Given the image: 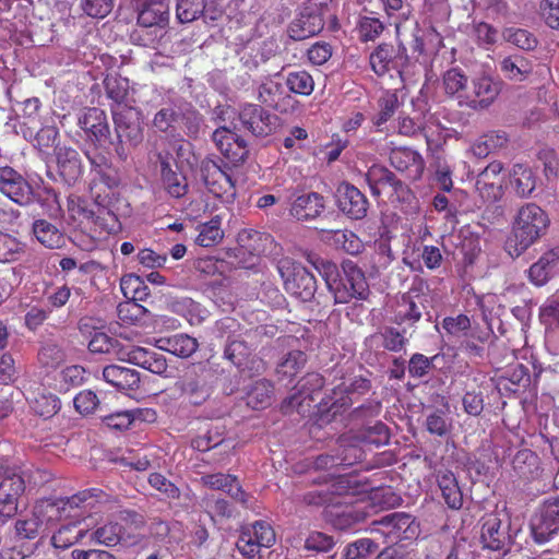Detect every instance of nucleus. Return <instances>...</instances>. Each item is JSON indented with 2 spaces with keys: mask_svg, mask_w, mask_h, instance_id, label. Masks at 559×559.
Masks as SVG:
<instances>
[{
  "mask_svg": "<svg viewBox=\"0 0 559 559\" xmlns=\"http://www.w3.org/2000/svg\"><path fill=\"white\" fill-rule=\"evenodd\" d=\"M391 164L400 171H405L414 168L417 175L424 169V160L419 153L409 148L395 150L390 156Z\"/></svg>",
  "mask_w": 559,
  "mask_h": 559,
  "instance_id": "nucleus-31",
  "label": "nucleus"
},
{
  "mask_svg": "<svg viewBox=\"0 0 559 559\" xmlns=\"http://www.w3.org/2000/svg\"><path fill=\"white\" fill-rule=\"evenodd\" d=\"M33 233L37 240L47 248H60L63 245L62 233L45 219H38L34 223Z\"/></svg>",
  "mask_w": 559,
  "mask_h": 559,
  "instance_id": "nucleus-32",
  "label": "nucleus"
},
{
  "mask_svg": "<svg viewBox=\"0 0 559 559\" xmlns=\"http://www.w3.org/2000/svg\"><path fill=\"white\" fill-rule=\"evenodd\" d=\"M499 68L506 79L514 82H522L533 72L532 62L519 53L504 57Z\"/></svg>",
  "mask_w": 559,
  "mask_h": 559,
  "instance_id": "nucleus-28",
  "label": "nucleus"
},
{
  "mask_svg": "<svg viewBox=\"0 0 559 559\" xmlns=\"http://www.w3.org/2000/svg\"><path fill=\"white\" fill-rule=\"evenodd\" d=\"M181 393L194 405H200L207 397L204 382L195 373L186 374L179 383Z\"/></svg>",
  "mask_w": 559,
  "mask_h": 559,
  "instance_id": "nucleus-33",
  "label": "nucleus"
},
{
  "mask_svg": "<svg viewBox=\"0 0 559 559\" xmlns=\"http://www.w3.org/2000/svg\"><path fill=\"white\" fill-rule=\"evenodd\" d=\"M124 527L119 522L109 521L97 527L92 533V538L105 546L114 547L118 545L124 537Z\"/></svg>",
  "mask_w": 559,
  "mask_h": 559,
  "instance_id": "nucleus-35",
  "label": "nucleus"
},
{
  "mask_svg": "<svg viewBox=\"0 0 559 559\" xmlns=\"http://www.w3.org/2000/svg\"><path fill=\"white\" fill-rule=\"evenodd\" d=\"M148 484L169 499H179L181 496L180 489L159 473H152Z\"/></svg>",
  "mask_w": 559,
  "mask_h": 559,
  "instance_id": "nucleus-62",
  "label": "nucleus"
},
{
  "mask_svg": "<svg viewBox=\"0 0 559 559\" xmlns=\"http://www.w3.org/2000/svg\"><path fill=\"white\" fill-rule=\"evenodd\" d=\"M397 51L392 45L381 44L377 47V49L370 55V66L371 69L378 75L385 74L391 68L395 69Z\"/></svg>",
  "mask_w": 559,
  "mask_h": 559,
  "instance_id": "nucleus-30",
  "label": "nucleus"
},
{
  "mask_svg": "<svg viewBox=\"0 0 559 559\" xmlns=\"http://www.w3.org/2000/svg\"><path fill=\"white\" fill-rule=\"evenodd\" d=\"M0 192L22 206L32 203L34 197L29 182L11 166L0 167Z\"/></svg>",
  "mask_w": 559,
  "mask_h": 559,
  "instance_id": "nucleus-8",
  "label": "nucleus"
},
{
  "mask_svg": "<svg viewBox=\"0 0 559 559\" xmlns=\"http://www.w3.org/2000/svg\"><path fill=\"white\" fill-rule=\"evenodd\" d=\"M115 135L110 134L109 145L117 156L124 160L131 150L144 138L141 112L132 106L111 107Z\"/></svg>",
  "mask_w": 559,
  "mask_h": 559,
  "instance_id": "nucleus-2",
  "label": "nucleus"
},
{
  "mask_svg": "<svg viewBox=\"0 0 559 559\" xmlns=\"http://www.w3.org/2000/svg\"><path fill=\"white\" fill-rule=\"evenodd\" d=\"M476 191L485 202H495L502 194V180L476 179Z\"/></svg>",
  "mask_w": 559,
  "mask_h": 559,
  "instance_id": "nucleus-60",
  "label": "nucleus"
},
{
  "mask_svg": "<svg viewBox=\"0 0 559 559\" xmlns=\"http://www.w3.org/2000/svg\"><path fill=\"white\" fill-rule=\"evenodd\" d=\"M507 143V136L502 133L489 134L474 143L472 151L477 157H486L493 150L502 147Z\"/></svg>",
  "mask_w": 559,
  "mask_h": 559,
  "instance_id": "nucleus-51",
  "label": "nucleus"
},
{
  "mask_svg": "<svg viewBox=\"0 0 559 559\" xmlns=\"http://www.w3.org/2000/svg\"><path fill=\"white\" fill-rule=\"evenodd\" d=\"M285 84L292 93L302 96L310 95L314 90V81L305 70L287 73Z\"/></svg>",
  "mask_w": 559,
  "mask_h": 559,
  "instance_id": "nucleus-41",
  "label": "nucleus"
},
{
  "mask_svg": "<svg viewBox=\"0 0 559 559\" xmlns=\"http://www.w3.org/2000/svg\"><path fill=\"white\" fill-rule=\"evenodd\" d=\"M128 361L152 373L163 376L166 373L168 365L166 358L159 352L144 347H133L128 352Z\"/></svg>",
  "mask_w": 559,
  "mask_h": 559,
  "instance_id": "nucleus-22",
  "label": "nucleus"
},
{
  "mask_svg": "<svg viewBox=\"0 0 559 559\" xmlns=\"http://www.w3.org/2000/svg\"><path fill=\"white\" fill-rule=\"evenodd\" d=\"M377 549L378 544L372 539L360 538L345 547L342 559H367Z\"/></svg>",
  "mask_w": 559,
  "mask_h": 559,
  "instance_id": "nucleus-48",
  "label": "nucleus"
},
{
  "mask_svg": "<svg viewBox=\"0 0 559 559\" xmlns=\"http://www.w3.org/2000/svg\"><path fill=\"white\" fill-rule=\"evenodd\" d=\"M438 127L432 122H428L425 126L417 123L414 119L408 117H400L399 119V133L406 136H415L419 133H423L427 143H439L442 140V136L438 139L433 138V128Z\"/></svg>",
  "mask_w": 559,
  "mask_h": 559,
  "instance_id": "nucleus-36",
  "label": "nucleus"
},
{
  "mask_svg": "<svg viewBox=\"0 0 559 559\" xmlns=\"http://www.w3.org/2000/svg\"><path fill=\"white\" fill-rule=\"evenodd\" d=\"M176 14L180 23L193 22L201 14L205 15V0H178Z\"/></svg>",
  "mask_w": 559,
  "mask_h": 559,
  "instance_id": "nucleus-44",
  "label": "nucleus"
},
{
  "mask_svg": "<svg viewBox=\"0 0 559 559\" xmlns=\"http://www.w3.org/2000/svg\"><path fill=\"white\" fill-rule=\"evenodd\" d=\"M437 483L445 504L453 510L461 509L463 506V493L455 475L447 469L439 471L437 473Z\"/></svg>",
  "mask_w": 559,
  "mask_h": 559,
  "instance_id": "nucleus-27",
  "label": "nucleus"
},
{
  "mask_svg": "<svg viewBox=\"0 0 559 559\" xmlns=\"http://www.w3.org/2000/svg\"><path fill=\"white\" fill-rule=\"evenodd\" d=\"M502 38L507 43L526 51L534 50L538 45L536 36L523 28L507 27L502 31Z\"/></svg>",
  "mask_w": 559,
  "mask_h": 559,
  "instance_id": "nucleus-40",
  "label": "nucleus"
},
{
  "mask_svg": "<svg viewBox=\"0 0 559 559\" xmlns=\"http://www.w3.org/2000/svg\"><path fill=\"white\" fill-rule=\"evenodd\" d=\"M160 160V174H162V183L165 191L171 198H182L187 194L189 186L187 182V178L182 173H178L174 170L166 158H163L159 155Z\"/></svg>",
  "mask_w": 559,
  "mask_h": 559,
  "instance_id": "nucleus-26",
  "label": "nucleus"
},
{
  "mask_svg": "<svg viewBox=\"0 0 559 559\" xmlns=\"http://www.w3.org/2000/svg\"><path fill=\"white\" fill-rule=\"evenodd\" d=\"M78 124L93 143L98 146L109 144L110 128L104 110L96 107L86 108L79 116Z\"/></svg>",
  "mask_w": 559,
  "mask_h": 559,
  "instance_id": "nucleus-11",
  "label": "nucleus"
},
{
  "mask_svg": "<svg viewBox=\"0 0 559 559\" xmlns=\"http://www.w3.org/2000/svg\"><path fill=\"white\" fill-rule=\"evenodd\" d=\"M108 98L114 103V107H124L128 97L129 84L127 79L118 76H107L104 81Z\"/></svg>",
  "mask_w": 559,
  "mask_h": 559,
  "instance_id": "nucleus-42",
  "label": "nucleus"
},
{
  "mask_svg": "<svg viewBox=\"0 0 559 559\" xmlns=\"http://www.w3.org/2000/svg\"><path fill=\"white\" fill-rule=\"evenodd\" d=\"M277 271L289 294L304 302L310 301L314 297L317 281L304 265L289 258H283L277 263Z\"/></svg>",
  "mask_w": 559,
  "mask_h": 559,
  "instance_id": "nucleus-4",
  "label": "nucleus"
},
{
  "mask_svg": "<svg viewBox=\"0 0 559 559\" xmlns=\"http://www.w3.org/2000/svg\"><path fill=\"white\" fill-rule=\"evenodd\" d=\"M60 400L51 393H38L32 402L33 411L44 417L50 418L56 415L60 409Z\"/></svg>",
  "mask_w": 559,
  "mask_h": 559,
  "instance_id": "nucleus-45",
  "label": "nucleus"
},
{
  "mask_svg": "<svg viewBox=\"0 0 559 559\" xmlns=\"http://www.w3.org/2000/svg\"><path fill=\"white\" fill-rule=\"evenodd\" d=\"M169 4L166 0H150L142 4L138 15V24L142 28H152L153 38L143 40L142 45L153 46L157 37L162 36V29L168 23Z\"/></svg>",
  "mask_w": 559,
  "mask_h": 559,
  "instance_id": "nucleus-7",
  "label": "nucleus"
},
{
  "mask_svg": "<svg viewBox=\"0 0 559 559\" xmlns=\"http://www.w3.org/2000/svg\"><path fill=\"white\" fill-rule=\"evenodd\" d=\"M88 349L94 354H110L118 358H122L123 356L121 343L117 338L103 332H96L92 336L88 343Z\"/></svg>",
  "mask_w": 559,
  "mask_h": 559,
  "instance_id": "nucleus-37",
  "label": "nucleus"
},
{
  "mask_svg": "<svg viewBox=\"0 0 559 559\" xmlns=\"http://www.w3.org/2000/svg\"><path fill=\"white\" fill-rule=\"evenodd\" d=\"M382 345L385 349L390 352H402L405 349V346L408 340L397 331L395 328L386 326L383 329L382 333Z\"/></svg>",
  "mask_w": 559,
  "mask_h": 559,
  "instance_id": "nucleus-61",
  "label": "nucleus"
},
{
  "mask_svg": "<svg viewBox=\"0 0 559 559\" xmlns=\"http://www.w3.org/2000/svg\"><path fill=\"white\" fill-rule=\"evenodd\" d=\"M343 275L336 281V286H333V296L335 304H347L352 299H367L370 290L368 282L364 272L352 260H344L342 262Z\"/></svg>",
  "mask_w": 559,
  "mask_h": 559,
  "instance_id": "nucleus-5",
  "label": "nucleus"
},
{
  "mask_svg": "<svg viewBox=\"0 0 559 559\" xmlns=\"http://www.w3.org/2000/svg\"><path fill=\"white\" fill-rule=\"evenodd\" d=\"M200 177L209 192L216 198L229 202L236 197V188L231 175L214 159L204 158L201 162Z\"/></svg>",
  "mask_w": 559,
  "mask_h": 559,
  "instance_id": "nucleus-6",
  "label": "nucleus"
},
{
  "mask_svg": "<svg viewBox=\"0 0 559 559\" xmlns=\"http://www.w3.org/2000/svg\"><path fill=\"white\" fill-rule=\"evenodd\" d=\"M480 540L485 548L501 550L510 540L508 526L497 514L490 513L483 518Z\"/></svg>",
  "mask_w": 559,
  "mask_h": 559,
  "instance_id": "nucleus-19",
  "label": "nucleus"
},
{
  "mask_svg": "<svg viewBox=\"0 0 559 559\" xmlns=\"http://www.w3.org/2000/svg\"><path fill=\"white\" fill-rule=\"evenodd\" d=\"M306 355L300 350H293L278 365L277 373L286 377L295 376L306 364Z\"/></svg>",
  "mask_w": 559,
  "mask_h": 559,
  "instance_id": "nucleus-56",
  "label": "nucleus"
},
{
  "mask_svg": "<svg viewBox=\"0 0 559 559\" xmlns=\"http://www.w3.org/2000/svg\"><path fill=\"white\" fill-rule=\"evenodd\" d=\"M253 536V540L263 548H270L275 543V532L272 526L264 521H257L252 530H248Z\"/></svg>",
  "mask_w": 559,
  "mask_h": 559,
  "instance_id": "nucleus-58",
  "label": "nucleus"
},
{
  "mask_svg": "<svg viewBox=\"0 0 559 559\" xmlns=\"http://www.w3.org/2000/svg\"><path fill=\"white\" fill-rule=\"evenodd\" d=\"M549 218L545 211L535 203L523 205L515 216L512 235L507 241L509 254L521 255L546 231Z\"/></svg>",
  "mask_w": 559,
  "mask_h": 559,
  "instance_id": "nucleus-1",
  "label": "nucleus"
},
{
  "mask_svg": "<svg viewBox=\"0 0 559 559\" xmlns=\"http://www.w3.org/2000/svg\"><path fill=\"white\" fill-rule=\"evenodd\" d=\"M106 495L103 490L97 488L86 489L72 497L67 498L64 506L70 509L81 508L84 510L93 509L96 502H100L105 499ZM66 507H63V510Z\"/></svg>",
  "mask_w": 559,
  "mask_h": 559,
  "instance_id": "nucleus-43",
  "label": "nucleus"
},
{
  "mask_svg": "<svg viewBox=\"0 0 559 559\" xmlns=\"http://www.w3.org/2000/svg\"><path fill=\"white\" fill-rule=\"evenodd\" d=\"M378 525L380 526L378 531L392 543L413 539L418 534V526L414 519L404 512L385 515L378 522Z\"/></svg>",
  "mask_w": 559,
  "mask_h": 559,
  "instance_id": "nucleus-10",
  "label": "nucleus"
},
{
  "mask_svg": "<svg viewBox=\"0 0 559 559\" xmlns=\"http://www.w3.org/2000/svg\"><path fill=\"white\" fill-rule=\"evenodd\" d=\"M323 5H326V2L313 3V7L305 8L299 16L290 23L289 37L294 40H304L320 33L324 27V20L318 12V8Z\"/></svg>",
  "mask_w": 559,
  "mask_h": 559,
  "instance_id": "nucleus-12",
  "label": "nucleus"
},
{
  "mask_svg": "<svg viewBox=\"0 0 559 559\" xmlns=\"http://www.w3.org/2000/svg\"><path fill=\"white\" fill-rule=\"evenodd\" d=\"M399 105L397 96L394 93H388L379 99V112L373 119L377 127L385 123L395 112Z\"/></svg>",
  "mask_w": 559,
  "mask_h": 559,
  "instance_id": "nucleus-59",
  "label": "nucleus"
},
{
  "mask_svg": "<svg viewBox=\"0 0 559 559\" xmlns=\"http://www.w3.org/2000/svg\"><path fill=\"white\" fill-rule=\"evenodd\" d=\"M501 91V82L488 75L476 78L472 82V91L466 94L468 105L475 109L489 107Z\"/></svg>",
  "mask_w": 559,
  "mask_h": 559,
  "instance_id": "nucleus-16",
  "label": "nucleus"
},
{
  "mask_svg": "<svg viewBox=\"0 0 559 559\" xmlns=\"http://www.w3.org/2000/svg\"><path fill=\"white\" fill-rule=\"evenodd\" d=\"M200 481L210 489L225 491L234 500L248 507L249 495L242 489L236 476L231 474L213 473L203 475Z\"/></svg>",
  "mask_w": 559,
  "mask_h": 559,
  "instance_id": "nucleus-17",
  "label": "nucleus"
},
{
  "mask_svg": "<svg viewBox=\"0 0 559 559\" xmlns=\"http://www.w3.org/2000/svg\"><path fill=\"white\" fill-rule=\"evenodd\" d=\"M337 209L352 219H362L369 209L367 197L355 186L348 182L338 185L336 192Z\"/></svg>",
  "mask_w": 559,
  "mask_h": 559,
  "instance_id": "nucleus-9",
  "label": "nucleus"
},
{
  "mask_svg": "<svg viewBox=\"0 0 559 559\" xmlns=\"http://www.w3.org/2000/svg\"><path fill=\"white\" fill-rule=\"evenodd\" d=\"M104 380L121 391L136 390L140 386V373L135 369L110 365L103 369Z\"/></svg>",
  "mask_w": 559,
  "mask_h": 559,
  "instance_id": "nucleus-23",
  "label": "nucleus"
},
{
  "mask_svg": "<svg viewBox=\"0 0 559 559\" xmlns=\"http://www.w3.org/2000/svg\"><path fill=\"white\" fill-rule=\"evenodd\" d=\"M449 420L445 413L441 409H435L426 418V428L431 435L442 437L449 431Z\"/></svg>",
  "mask_w": 559,
  "mask_h": 559,
  "instance_id": "nucleus-64",
  "label": "nucleus"
},
{
  "mask_svg": "<svg viewBox=\"0 0 559 559\" xmlns=\"http://www.w3.org/2000/svg\"><path fill=\"white\" fill-rule=\"evenodd\" d=\"M559 265V249L544 253L528 270V277L536 286L545 285Z\"/></svg>",
  "mask_w": 559,
  "mask_h": 559,
  "instance_id": "nucleus-25",
  "label": "nucleus"
},
{
  "mask_svg": "<svg viewBox=\"0 0 559 559\" xmlns=\"http://www.w3.org/2000/svg\"><path fill=\"white\" fill-rule=\"evenodd\" d=\"M25 490V481L19 474L4 476L0 483V518L5 521L17 512V503Z\"/></svg>",
  "mask_w": 559,
  "mask_h": 559,
  "instance_id": "nucleus-15",
  "label": "nucleus"
},
{
  "mask_svg": "<svg viewBox=\"0 0 559 559\" xmlns=\"http://www.w3.org/2000/svg\"><path fill=\"white\" fill-rule=\"evenodd\" d=\"M23 252V245L9 234L0 231V262L16 261Z\"/></svg>",
  "mask_w": 559,
  "mask_h": 559,
  "instance_id": "nucleus-49",
  "label": "nucleus"
},
{
  "mask_svg": "<svg viewBox=\"0 0 559 559\" xmlns=\"http://www.w3.org/2000/svg\"><path fill=\"white\" fill-rule=\"evenodd\" d=\"M427 298L418 293L413 292L404 295L401 302L399 304L396 311V323H409L414 324L418 322L426 310L425 302Z\"/></svg>",
  "mask_w": 559,
  "mask_h": 559,
  "instance_id": "nucleus-24",
  "label": "nucleus"
},
{
  "mask_svg": "<svg viewBox=\"0 0 559 559\" xmlns=\"http://www.w3.org/2000/svg\"><path fill=\"white\" fill-rule=\"evenodd\" d=\"M323 386L324 379L317 372L308 373L305 378H302L299 389L300 393L308 397L309 403L307 406H310L311 402H314L320 397Z\"/></svg>",
  "mask_w": 559,
  "mask_h": 559,
  "instance_id": "nucleus-52",
  "label": "nucleus"
},
{
  "mask_svg": "<svg viewBox=\"0 0 559 559\" xmlns=\"http://www.w3.org/2000/svg\"><path fill=\"white\" fill-rule=\"evenodd\" d=\"M249 354L248 345L240 340L229 341L224 350V356L235 366H241Z\"/></svg>",
  "mask_w": 559,
  "mask_h": 559,
  "instance_id": "nucleus-63",
  "label": "nucleus"
},
{
  "mask_svg": "<svg viewBox=\"0 0 559 559\" xmlns=\"http://www.w3.org/2000/svg\"><path fill=\"white\" fill-rule=\"evenodd\" d=\"M365 180L371 193L376 197L389 189L391 192L402 193L406 187L386 167L374 164L365 174Z\"/></svg>",
  "mask_w": 559,
  "mask_h": 559,
  "instance_id": "nucleus-18",
  "label": "nucleus"
},
{
  "mask_svg": "<svg viewBox=\"0 0 559 559\" xmlns=\"http://www.w3.org/2000/svg\"><path fill=\"white\" fill-rule=\"evenodd\" d=\"M213 141L221 153L235 166L243 163L249 154L246 141L226 127L213 132Z\"/></svg>",
  "mask_w": 559,
  "mask_h": 559,
  "instance_id": "nucleus-13",
  "label": "nucleus"
},
{
  "mask_svg": "<svg viewBox=\"0 0 559 559\" xmlns=\"http://www.w3.org/2000/svg\"><path fill=\"white\" fill-rule=\"evenodd\" d=\"M325 209L324 198L317 192L298 195L292 203L289 213L297 221H311L319 217Z\"/></svg>",
  "mask_w": 559,
  "mask_h": 559,
  "instance_id": "nucleus-20",
  "label": "nucleus"
},
{
  "mask_svg": "<svg viewBox=\"0 0 559 559\" xmlns=\"http://www.w3.org/2000/svg\"><path fill=\"white\" fill-rule=\"evenodd\" d=\"M224 237L221 229V217L214 216L209 222L199 226V235L195 242L201 247H212L218 243Z\"/></svg>",
  "mask_w": 559,
  "mask_h": 559,
  "instance_id": "nucleus-39",
  "label": "nucleus"
},
{
  "mask_svg": "<svg viewBox=\"0 0 559 559\" xmlns=\"http://www.w3.org/2000/svg\"><path fill=\"white\" fill-rule=\"evenodd\" d=\"M511 186L519 197H528L536 186L532 169L523 165H514L511 174Z\"/></svg>",
  "mask_w": 559,
  "mask_h": 559,
  "instance_id": "nucleus-34",
  "label": "nucleus"
},
{
  "mask_svg": "<svg viewBox=\"0 0 559 559\" xmlns=\"http://www.w3.org/2000/svg\"><path fill=\"white\" fill-rule=\"evenodd\" d=\"M530 536L536 545H546L559 536V496L546 499L530 520Z\"/></svg>",
  "mask_w": 559,
  "mask_h": 559,
  "instance_id": "nucleus-3",
  "label": "nucleus"
},
{
  "mask_svg": "<svg viewBox=\"0 0 559 559\" xmlns=\"http://www.w3.org/2000/svg\"><path fill=\"white\" fill-rule=\"evenodd\" d=\"M358 34L362 41L374 40L383 32V23L371 16H361L358 22Z\"/></svg>",
  "mask_w": 559,
  "mask_h": 559,
  "instance_id": "nucleus-54",
  "label": "nucleus"
},
{
  "mask_svg": "<svg viewBox=\"0 0 559 559\" xmlns=\"http://www.w3.org/2000/svg\"><path fill=\"white\" fill-rule=\"evenodd\" d=\"M170 353L175 356L187 358L195 353L198 349V342L194 337L187 334H177L170 337V342H167Z\"/></svg>",
  "mask_w": 559,
  "mask_h": 559,
  "instance_id": "nucleus-47",
  "label": "nucleus"
},
{
  "mask_svg": "<svg viewBox=\"0 0 559 559\" xmlns=\"http://www.w3.org/2000/svg\"><path fill=\"white\" fill-rule=\"evenodd\" d=\"M335 544L333 536L322 532H311L305 540V548L317 552H329Z\"/></svg>",
  "mask_w": 559,
  "mask_h": 559,
  "instance_id": "nucleus-57",
  "label": "nucleus"
},
{
  "mask_svg": "<svg viewBox=\"0 0 559 559\" xmlns=\"http://www.w3.org/2000/svg\"><path fill=\"white\" fill-rule=\"evenodd\" d=\"M274 388L272 382L260 379L253 382L247 392V405L253 409H263L272 404Z\"/></svg>",
  "mask_w": 559,
  "mask_h": 559,
  "instance_id": "nucleus-29",
  "label": "nucleus"
},
{
  "mask_svg": "<svg viewBox=\"0 0 559 559\" xmlns=\"http://www.w3.org/2000/svg\"><path fill=\"white\" fill-rule=\"evenodd\" d=\"M443 86L447 94L461 96L467 88V76L459 68L450 69L443 74Z\"/></svg>",
  "mask_w": 559,
  "mask_h": 559,
  "instance_id": "nucleus-50",
  "label": "nucleus"
},
{
  "mask_svg": "<svg viewBox=\"0 0 559 559\" xmlns=\"http://www.w3.org/2000/svg\"><path fill=\"white\" fill-rule=\"evenodd\" d=\"M309 262L324 278L329 290L332 293L333 286H336V281L341 275L337 265L334 262L318 255L309 257Z\"/></svg>",
  "mask_w": 559,
  "mask_h": 559,
  "instance_id": "nucleus-46",
  "label": "nucleus"
},
{
  "mask_svg": "<svg viewBox=\"0 0 559 559\" xmlns=\"http://www.w3.org/2000/svg\"><path fill=\"white\" fill-rule=\"evenodd\" d=\"M64 357L63 349L52 341L44 343L38 352L39 361L47 367H57L64 360Z\"/></svg>",
  "mask_w": 559,
  "mask_h": 559,
  "instance_id": "nucleus-53",
  "label": "nucleus"
},
{
  "mask_svg": "<svg viewBox=\"0 0 559 559\" xmlns=\"http://www.w3.org/2000/svg\"><path fill=\"white\" fill-rule=\"evenodd\" d=\"M84 533L85 530L76 523L62 524L52 535L51 543L56 548L66 549L83 538Z\"/></svg>",
  "mask_w": 559,
  "mask_h": 559,
  "instance_id": "nucleus-38",
  "label": "nucleus"
},
{
  "mask_svg": "<svg viewBox=\"0 0 559 559\" xmlns=\"http://www.w3.org/2000/svg\"><path fill=\"white\" fill-rule=\"evenodd\" d=\"M241 127L254 136H265L274 129V117L260 105L246 104L239 111Z\"/></svg>",
  "mask_w": 559,
  "mask_h": 559,
  "instance_id": "nucleus-14",
  "label": "nucleus"
},
{
  "mask_svg": "<svg viewBox=\"0 0 559 559\" xmlns=\"http://www.w3.org/2000/svg\"><path fill=\"white\" fill-rule=\"evenodd\" d=\"M282 94V84L271 79H266L258 87V99L271 107H276V100Z\"/></svg>",
  "mask_w": 559,
  "mask_h": 559,
  "instance_id": "nucleus-55",
  "label": "nucleus"
},
{
  "mask_svg": "<svg viewBox=\"0 0 559 559\" xmlns=\"http://www.w3.org/2000/svg\"><path fill=\"white\" fill-rule=\"evenodd\" d=\"M57 164L60 176L68 185H73L81 178L83 166L76 150L61 146L56 150Z\"/></svg>",
  "mask_w": 559,
  "mask_h": 559,
  "instance_id": "nucleus-21",
  "label": "nucleus"
}]
</instances>
